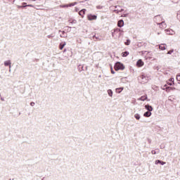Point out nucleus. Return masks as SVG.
<instances>
[{"label":"nucleus","mask_w":180,"mask_h":180,"mask_svg":"<svg viewBox=\"0 0 180 180\" xmlns=\"http://www.w3.org/2000/svg\"><path fill=\"white\" fill-rule=\"evenodd\" d=\"M66 27V29H68V30H69V32L71 31V27L67 26V27Z\"/></svg>","instance_id":"72a5a7b5"},{"label":"nucleus","mask_w":180,"mask_h":180,"mask_svg":"<svg viewBox=\"0 0 180 180\" xmlns=\"http://www.w3.org/2000/svg\"><path fill=\"white\" fill-rule=\"evenodd\" d=\"M96 8H97V9H103V6H96Z\"/></svg>","instance_id":"cd10ccee"},{"label":"nucleus","mask_w":180,"mask_h":180,"mask_svg":"<svg viewBox=\"0 0 180 180\" xmlns=\"http://www.w3.org/2000/svg\"><path fill=\"white\" fill-rule=\"evenodd\" d=\"M158 25H160V27L162 29V27H167V24H165V22H162L161 23H158Z\"/></svg>","instance_id":"2eb2a0df"},{"label":"nucleus","mask_w":180,"mask_h":180,"mask_svg":"<svg viewBox=\"0 0 180 180\" xmlns=\"http://www.w3.org/2000/svg\"><path fill=\"white\" fill-rule=\"evenodd\" d=\"M11 180V179H10Z\"/></svg>","instance_id":"5fc2aeb1"},{"label":"nucleus","mask_w":180,"mask_h":180,"mask_svg":"<svg viewBox=\"0 0 180 180\" xmlns=\"http://www.w3.org/2000/svg\"><path fill=\"white\" fill-rule=\"evenodd\" d=\"M65 41L61 42L59 45V49L60 50H63V49H64V47H65Z\"/></svg>","instance_id":"4468645a"},{"label":"nucleus","mask_w":180,"mask_h":180,"mask_svg":"<svg viewBox=\"0 0 180 180\" xmlns=\"http://www.w3.org/2000/svg\"><path fill=\"white\" fill-rule=\"evenodd\" d=\"M1 101H2L4 102V101H5V99L4 98H1Z\"/></svg>","instance_id":"ea45409f"},{"label":"nucleus","mask_w":180,"mask_h":180,"mask_svg":"<svg viewBox=\"0 0 180 180\" xmlns=\"http://www.w3.org/2000/svg\"><path fill=\"white\" fill-rule=\"evenodd\" d=\"M9 72H11V68L9 69Z\"/></svg>","instance_id":"de8ad7c7"},{"label":"nucleus","mask_w":180,"mask_h":180,"mask_svg":"<svg viewBox=\"0 0 180 180\" xmlns=\"http://www.w3.org/2000/svg\"><path fill=\"white\" fill-rule=\"evenodd\" d=\"M47 37L48 39H51L52 37H53V36L51 34V35H48Z\"/></svg>","instance_id":"f704fd0d"},{"label":"nucleus","mask_w":180,"mask_h":180,"mask_svg":"<svg viewBox=\"0 0 180 180\" xmlns=\"http://www.w3.org/2000/svg\"><path fill=\"white\" fill-rule=\"evenodd\" d=\"M115 71H119V70H124V65L120 62H117L114 67Z\"/></svg>","instance_id":"f257e3e1"},{"label":"nucleus","mask_w":180,"mask_h":180,"mask_svg":"<svg viewBox=\"0 0 180 180\" xmlns=\"http://www.w3.org/2000/svg\"><path fill=\"white\" fill-rule=\"evenodd\" d=\"M85 12H86V9H82L79 12V15H80V16H82V18H84V15H85Z\"/></svg>","instance_id":"ddd939ff"},{"label":"nucleus","mask_w":180,"mask_h":180,"mask_svg":"<svg viewBox=\"0 0 180 180\" xmlns=\"http://www.w3.org/2000/svg\"><path fill=\"white\" fill-rule=\"evenodd\" d=\"M169 82H172V83L174 84V78H170V79H169Z\"/></svg>","instance_id":"7c9ffc66"},{"label":"nucleus","mask_w":180,"mask_h":180,"mask_svg":"<svg viewBox=\"0 0 180 180\" xmlns=\"http://www.w3.org/2000/svg\"><path fill=\"white\" fill-rule=\"evenodd\" d=\"M34 105H35L34 102H31V103H30V105H31V106H34Z\"/></svg>","instance_id":"e433bc0d"},{"label":"nucleus","mask_w":180,"mask_h":180,"mask_svg":"<svg viewBox=\"0 0 180 180\" xmlns=\"http://www.w3.org/2000/svg\"><path fill=\"white\" fill-rule=\"evenodd\" d=\"M151 154L155 155V154H157V152H156L155 150H153L151 151Z\"/></svg>","instance_id":"2f4dec72"},{"label":"nucleus","mask_w":180,"mask_h":180,"mask_svg":"<svg viewBox=\"0 0 180 180\" xmlns=\"http://www.w3.org/2000/svg\"><path fill=\"white\" fill-rule=\"evenodd\" d=\"M32 1H34V0H32Z\"/></svg>","instance_id":"864d4df0"},{"label":"nucleus","mask_w":180,"mask_h":180,"mask_svg":"<svg viewBox=\"0 0 180 180\" xmlns=\"http://www.w3.org/2000/svg\"><path fill=\"white\" fill-rule=\"evenodd\" d=\"M118 27H123L124 26V21L123 20H120L117 22Z\"/></svg>","instance_id":"423d86ee"},{"label":"nucleus","mask_w":180,"mask_h":180,"mask_svg":"<svg viewBox=\"0 0 180 180\" xmlns=\"http://www.w3.org/2000/svg\"><path fill=\"white\" fill-rule=\"evenodd\" d=\"M78 70H79V71H84V66H82V65H79L78 66Z\"/></svg>","instance_id":"4be33fe9"},{"label":"nucleus","mask_w":180,"mask_h":180,"mask_svg":"<svg viewBox=\"0 0 180 180\" xmlns=\"http://www.w3.org/2000/svg\"><path fill=\"white\" fill-rule=\"evenodd\" d=\"M93 39H95V41H101V39H99V37H96V35H94V37H93Z\"/></svg>","instance_id":"aec40b11"},{"label":"nucleus","mask_w":180,"mask_h":180,"mask_svg":"<svg viewBox=\"0 0 180 180\" xmlns=\"http://www.w3.org/2000/svg\"><path fill=\"white\" fill-rule=\"evenodd\" d=\"M108 94L109 96H113V91L111 89L108 90Z\"/></svg>","instance_id":"a211bd4d"},{"label":"nucleus","mask_w":180,"mask_h":180,"mask_svg":"<svg viewBox=\"0 0 180 180\" xmlns=\"http://www.w3.org/2000/svg\"><path fill=\"white\" fill-rule=\"evenodd\" d=\"M25 6H26V7H27V6H29V7H30V8H34V6H33V5H32V4H28V5H26Z\"/></svg>","instance_id":"c756f323"},{"label":"nucleus","mask_w":180,"mask_h":180,"mask_svg":"<svg viewBox=\"0 0 180 180\" xmlns=\"http://www.w3.org/2000/svg\"><path fill=\"white\" fill-rule=\"evenodd\" d=\"M160 50H165V44H162L159 46Z\"/></svg>","instance_id":"6ab92c4d"},{"label":"nucleus","mask_w":180,"mask_h":180,"mask_svg":"<svg viewBox=\"0 0 180 180\" xmlns=\"http://www.w3.org/2000/svg\"><path fill=\"white\" fill-rule=\"evenodd\" d=\"M122 89V91H123V88H120V89Z\"/></svg>","instance_id":"49530a36"},{"label":"nucleus","mask_w":180,"mask_h":180,"mask_svg":"<svg viewBox=\"0 0 180 180\" xmlns=\"http://www.w3.org/2000/svg\"><path fill=\"white\" fill-rule=\"evenodd\" d=\"M126 16H127V14L124 15V18H126Z\"/></svg>","instance_id":"37998d69"},{"label":"nucleus","mask_w":180,"mask_h":180,"mask_svg":"<svg viewBox=\"0 0 180 180\" xmlns=\"http://www.w3.org/2000/svg\"><path fill=\"white\" fill-rule=\"evenodd\" d=\"M34 8V9H37V10L43 9V8H41V6H36Z\"/></svg>","instance_id":"393cba45"},{"label":"nucleus","mask_w":180,"mask_h":180,"mask_svg":"<svg viewBox=\"0 0 180 180\" xmlns=\"http://www.w3.org/2000/svg\"><path fill=\"white\" fill-rule=\"evenodd\" d=\"M160 148H162V146H160Z\"/></svg>","instance_id":"3c124183"},{"label":"nucleus","mask_w":180,"mask_h":180,"mask_svg":"<svg viewBox=\"0 0 180 180\" xmlns=\"http://www.w3.org/2000/svg\"><path fill=\"white\" fill-rule=\"evenodd\" d=\"M120 32H123V30H120V28L115 29L114 32H112V37H115V34H117V33H120Z\"/></svg>","instance_id":"39448f33"},{"label":"nucleus","mask_w":180,"mask_h":180,"mask_svg":"<svg viewBox=\"0 0 180 180\" xmlns=\"http://www.w3.org/2000/svg\"><path fill=\"white\" fill-rule=\"evenodd\" d=\"M26 6H19V5H18V6H17V8H18V9H20V8H26Z\"/></svg>","instance_id":"a878e982"},{"label":"nucleus","mask_w":180,"mask_h":180,"mask_svg":"<svg viewBox=\"0 0 180 180\" xmlns=\"http://www.w3.org/2000/svg\"><path fill=\"white\" fill-rule=\"evenodd\" d=\"M155 164L158 165V164H160L161 165H165V162H162L160 160H155Z\"/></svg>","instance_id":"f3484780"},{"label":"nucleus","mask_w":180,"mask_h":180,"mask_svg":"<svg viewBox=\"0 0 180 180\" xmlns=\"http://www.w3.org/2000/svg\"><path fill=\"white\" fill-rule=\"evenodd\" d=\"M70 23H75V20L70 22Z\"/></svg>","instance_id":"79ce46f5"},{"label":"nucleus","mask_w":180,"mask_h":180,"mask_svg":"<svg viewBox=\"0 0 180 180\" xmlns=\"http://www.w3.org/2000/svg\"><path fill=\"white\" fill-rule=\"evenodd\" d=\"M119 12H123V9H121Z\"/></svg>","instance_id":"a18cd8bd"},{"label":"nucleus","mask_w":180,"mask_h":180,"mask_svg":"<svg viewBox=\"0 0 180 180\" xmlns=\"http://www.w3.org/2000/svg\"><path fill=\"white\" fill-rule=\"evenodd\" d=\"M11 64H12L11 60H6V61H4L5 67H9V68H11Z\"/></svg>","instance_id":"f8f14e48"},{"label":"nucleus","mask_w":180,"mask_h":180,"mask_svg":"<svg viewBox=\"0 0 180 180\" xmlns=\"http://www.w3.org/2000/svg\"><path fill=\"white\" fill-rule=\"evenodd\" d=\"M98 16H96V15H92V14H89L87 15V18L89 20H96Z\"/></svg>","instance_id":"7ed1b4c3"},{"label":"nucleus","mask_w":180,"mask_h":180,"mask_svg":"<svg viewBox=\"0 0 180 180\" xmlns=\"http://www.w3.org/2000/svg\"><path fill=\"white\" fill-rule=\"evenodd\" d=\"M139 81H141V84H146L148 81V77H146L144 75H142L139 77Z\"/></svg>","instance_id":"f03ea898"},{"label":"nucleus","mask_w":180,"mask_h":180,"mask_svg":"<svg viewBox=\"0 0 180 180\" xmlns=\"http://www.w3.org/2000/svg\"><path fill=\"white\" fill-rule=\"evenodd\" d=\"M148 97L147 95H144L141 96L139 98H138V101H141L142 102H144V101H147Z\"/></svg>","instance_id":"9d476101"},{"label":"nucleus","mask_w":180,"mask_h":180,"mask_svg":"<svg viewBox=\"0 0 180 180\" xmlns=\"http://www.w3.org/2000/svg\"><path fill=\"white\" fill-rule=\"evenodd\" d=\"M136 65L138 67H143L144 65V62H143V60H141V59H139L137 63H136Z\"/></svg>","instance_id":"0eeeda50"},{"label":"nucleus","mask_w":180,"mask_h":180,"mask_svg":"<svg viewBox=\"0 0 180 180\" xmlns=\"http://www.w3.org/2000/svg\"><path fill=\"white\" fill-rule=\"evenodd\" d=\"M22 6H26L27 4L25 3V2H23V3L22 4Z\"/></svg>","instance_id":"4c0bfd02"},{"label":"nucleus","mask_w":180,"mask_h":180,"mask_svg":"<svg viewBox=\"0 0 180 180\" xmlns=\"http://www.w3.org/2000/svg\"><path fill=\"white\" fill-rule=\"evenodd\" d=\"M165 31H166L167 34L172 35V34H175V32H174V30H172L171 29H167V30H165Z\"/></svg>","instance_id":"1a4fd4ad"},{"label":"nucleus","mask_w":180,"mask_h":180,"mask_svg":"<svg viewBox=\"0 0 180 180\" xmlns=\"http://www.w3.org/2000/svg\"><path fill=\"white\" fill-rule=\"evenodd\" d=\"M111 74H115V71L113 70V68H111Z\"/></svg>","instance_id":"c9c22d12"},{"label":"nucleus","mask_w":180,"mask_h":180,"mask_svg":"<svg viewBox=\"0 0 180 180\" xmlns=\"http://www.w3.org/2000/svg\"><path fill=\"white\" fill-rule=\"evenodd\" d=\"M69 6H74V4H73V3L70 4L69 5Z\"/></svg>","instance_id":"58836bf2"},{"label":"nucleus","mask_w":180,"mask_h":180,"mask_svg":"<svg viewBox=\"0 0 180 180\" xmlns=\"http://www.w3.org/2000/svg\"><path fill=\"white\" fill-rule=\"evenodd\" d=\"M59 33H62L60 34V37H67V33L65 32V31L59 30Z\"/></svg>","instance_id":"9b49d317"},{"label":"nucleus","mask_w":180,"mask_h":180,"mask_svg":"<svg viewBox=\"0 0 180 180\" xmlns=\"http://www.w3.org/2000/svg\"><path fill=\"white\" fill-rule=\"evenodd\" d=\"M122 35V33H119V37H120V36Z\"/></svg>","instance_id":"c03bdc74"},{"label":"nucleus","mask_w":180,"mask_h":180,"mask_svg":"<svg viewBox=\"0 0 180 180\" xmlns=\"http://www.w3.org/2000/svg\"><path fill=\"white\" fill-rule=\"evenodd\" d=\"M134 117H135V119H136V120H140L141 117L139 114H135Z\"/></svg>","instance_id":"5701e85b"},{"label":"nucleus","mask_w":180,"mask_h":180,"mask_svg":"<svg viewBox=\"0 0 180 180\" xmlns=\"http://www.w3.org/2000/svg\"><path fill=\"white\" fill-rule=\"evenodd\" d=\"M160 148H162V146H160Z\"/></svg>","instance_id":"603ef678"},{"label":"nucleus","mask_w":180,"mask_h":180,"mask_svg":"<svg viewBox=\"0 0 180 180\" xmlns=\"http://www.w3.org/2000/svg\"><path fill=\"white\" fill-rule=\"evenodd\" d=\"M145 108L146 109V110H148V112H153V106L148 104L145 105Z\"/></svg>","instance_id":"6e6552de"},{"label":"nucleus","mask_w":180,"mask_h":180,"mask_svg":"<svg viewBox=\"0 0 180 180\" xmlns=\"http://www.w3.org/2000/svg\"><path fill=\"white\" fill-rule=\"evenodd\" d=\"M73 5L75 6V5H77V2L73 3Z\"/></svg>","instance_id":"a19ab883"},{"label":"nucleus","mask_w":180,"mask_h":180,"mask_svg":"<svg viewBox=\"0 0 180 180\" xmlns=\"http://www.w3.org/2000/svg\"><path fill=\"white\" fill-rule=\"evenodd\" d=\"M174 53V49H172L167 52V54H172Z\"/></svg>","instance_id":"c85d7f7f"},{"label":"nucleus","mask_w":180,"mask_h":180,"mask_svg":"<svg viewBox=\"0 0 180 180\" xmlns=\"http://www.w3.org/2000/svg\"><path fill=\"white\" fill-rule=\"evenodd\" d=\"M158 34H160V32H158Z\"/></svg>","instance_id":"8fccbe9b"},{"label":"nucleus","mask_w":180,"mask_h":180,"mask_svg":"<svg viewBox=\"0 0 180 180\" xmlns=\"http://www.w3.org/2000/svg\"><path fill=\"white\" fill-rule=\"evenodd\" d=\"M129 54V51H124L122 53V57H127V55Z\"/></svg>","instance_id":"412c9836"},{"label":"nucleus","mask_w":180,"mask_h":180,"mask_svg":"<svg viewBox=\"0 0 180 180\" xmlns=\"http://www.w3.org/2000/svg\"><path fill=\"white\" fill-rule=\"evenodd\" d=\"M86 1H88V0H85L84 2H86Z\"/></svg>","instance_id":"09e8293b"},{"label":"nucleus","mask_w":180,"mask_h":180,"mask_svg":"<svg viewBox=\"0 0 180 180\" xmlns=\"http://www.w3.org/2000/svg\"><path fill=\"white\" fill-rule=\"evenodd\" d=\"M176 80L180 82V74L176 76Z\"/></svg>","instance_id":"bb28decb"},{"label":"nucleus","mask_w":180,"mask_h":180,"mask_svg":"<svg viewBox=\"0 0 180 180\" xmlns=\"http://www.w3.org/2000/svg\"><path fill=\"white\" fill-rule=\"evenodd\" d=\"M167 84H168V85H169L170 86H172V85H174V83H172V82H168Z\"/></svg>","instance_id":"473e14b6"},{"label":"nucleus","mask_w":180,"mask_h":180,"mask_svg":"<svg viewBox=\"0 0 180 180\" xmlns=\"http://www.w3.org/2000/svg\"><path fill=\"white\" fill-rule=\"evenodd\" d=\"M126 46H130V39H127V41L124 43Z\"/></svg>","instance_id":"b1692460"},{"label":"nucleus","mask_w":180,"mask_h":180,"mask_svg":"<svg viewBox=\"0 0 180 180\" xmlns=\"http://www.w3.org/2000/svg\"><path fill=\"white\" fill-rule=\"evenodd\" d=\"M164 88H165L163 89H166V92H169V91H175L176 89L175 87L167 86V84L164 86Z\"/></svg>","instance_id":"20e7f679"},{"label":"nucleus","mask_w":180,"mask_h":180,"mask_svg":"<svg viewBox=\"0 0 180 180\" xmlns=\"http://www.w3.org/2000/svg\"><path fill=\"white\" fill-rule=\"evenodd\" d=\"M145 117H150L151 116V111H147L143 114Z\"/></svg>","instance_id":"dca6fc26"}]
</instances>
